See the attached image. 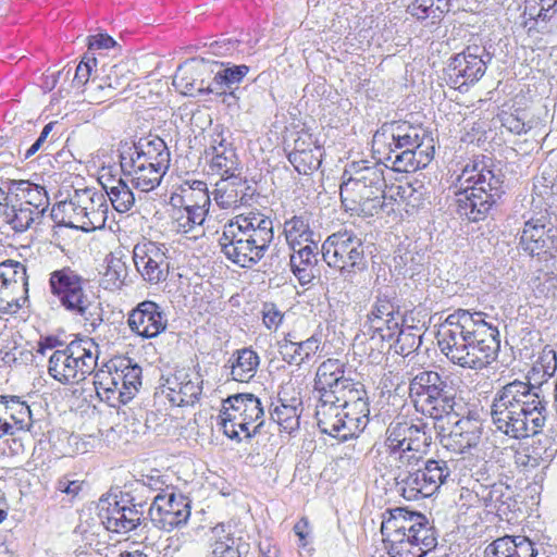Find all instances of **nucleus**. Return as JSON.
Here are the masks:
<instances>
[{
    "label": "nucleus",
    "instance_id": "nucleus-1",
    "mask_svg": "<svg viewBox=\"0 0 557 557\" xmlns=\"http://www.w3.org/2000/svg\"><path fill=\"white\" fill-rule=\"evenodd\" d=\"M485 317L481 311L458 309L441 324L437 344L451 363L479 371L497 359L500 348L499 331L486 322Z\"/></svg>",
    "mask_w": 557,
    "mask_h": 557
},
{
    "label": "nucleus",
    "instance_id": "nucleus-2",
    "mask_svg": "<svg viewBox=\"0 0 557 557\" xmlns=\"http://www.w3.org/2000/svg\"><path fill=\"white\" fill-rule=\"evenodd\" d=\"M548 401L530 382L515 380L495 393L491 419L497 431L513 440H524L543 432L548 419Z\"/></svg>",
    "mask_w": 557,
    "mask_h": 557
},
{
    "label": "nucleus",
    "instance_id": "nucleus-3",
    "mask_svg": "<svg viewBox=\"0 0 557 557\" xmlns=\"http://www.w3.org/2000/svg\"><path fill=\"white\" fill-rule=\"evenodd\" d=\"M505 175L492 159L474 158L457 178V213L470 222L484 221L505 194Z\"/></svg>",
    "mask_w": 557,
    "mask_h": 557
},
{
    "label": "nucleus",
    "instance_id": "nucleus-4",
    "mask_svg": "<svg viewBox=\"0 0 557 557\" xmlns=\"http://www.w3.org/2000/svg\"><path fill=\"white\" fill-rule=\"evenodd\" d=\"M274 238L273 221L260 213L237 215L223 227L221 251L234 264L251 269L268 252Z\"/></svg>",
    "mask_w": 557,
    "mask_h": 557
},
{
    "label": "nucleus",
    "instance_id": "nucleus-5",
    "mask_svg": "<svg viewBox=\"0 0 557 557\" xmlns=\"http://www.w3.org/2000/svg\"><path fill=\"white\" fill-rule=\"evenodd\" d=\"M381 533L391 557H424L437 545V533L429 519L400 507L383 513Z\"/></svg>",
    "mask_w": 557,
    "mask_h": 557
},
{
    "label": "nucleus",
    "instance_id": "nucleus-6",
    "mask_svg": "<svg viewBox=\"0 0 557 557\" xmlns=\"http://www.w3.org/2000/svg\"><path fill=\"white\" fill-rule=\"evenodd\" d=\"M88 280L70 267L50 273L49 287L61 306L69 312L79 315L89 332H95L103 322V308L94 293L88 292Z\"/></svg>",
    "mask_w": 557,
    "mask_h": 557
},
{
    "label": "nucleus",
    "instance_id": "nucleus-7",
    "mask_svg": "<svg viewBox=\"0 0 557 557\" xmlns=\"http://www.w3.org/2000/svg\"><path fill=\"white\" fill-rule=\"evenodd\" d=\"M432 444V430L422 419L395 417L385 430L384 446L396 465L412 466L422 461Z\"/></svg>",
    "mask_w": 557,
    "mask_h": 557
},
{
    "label": "nucleus",
    "instance_id": "nucleus-8",
    "mask_svg": "<svg viewBox=\"0 0 557 557\" xmlns=\"http://www.w3.org/2000/svg\"><path fill=\"white\" fill-rule=\"evenodd\" d=\"M314 392L318 400L337 401L362 411L369 407L364 385L346 375V367L338 359L323 361L315 373Z\"/></svg>",
    "mask_w": 557,
    "mask_h": 557
},
{
    "label": "nucleus",
    "instance_id": "nucleus-9",
    "mask_svg": "<svg viewBox=\"0 0 557 557\" xmlns=\"http://www.w3.org/2000/svg\"><path fill=\"white\" fill-rule=\"evenodd\" d=\"M220 424L224 434L240 442L251 440L262 432L264 425V408L261 399L251 393H238L222 401L219 413Z\"/></svg>",
    "mask_w": 557,
    "mask_h": 557
},
{
    "label": "nucleus",
    "instance_id": "nucleus-10",
    "mask_svg": "<svg viewBox=\"0 0 557 557\" xmlns=\"http://www.w3.org/2000/svg\"><path fill=\"white\" fill-rule=\"evenodd\" d=\"M98 344L90 337H76L49 358L48 373L61 384H74L86 379L97 367Z\"/></svg>",
    "mask_w": 557,
    "mask_h": 557
},
{
    "label": "nucleus",
    "instance_id": "nucleus-11",
    "mask_svg": "<svg viewBox=\"0 0 557 557\" xmlns=\"http://www.w3.org/2000/svg\"><path fill=\"white\" fill-rule=\"evenodd\" d=\"M323 261L351 282L357 273L367 270L366 246L352 230H341L326 237L321 246Z\"/></svg>",
    "mask_w": 557,
    "mask_h": 557
},
{
    "label": "nucleus",
    "instance_id": "nucleus-12",
    "mask_svg": "<svg viewBox=\"0 0 557 557\" xmlns=\"http://www.w3.org/2000/svg\"><path fill=\"white\" fill-rule=\"evenodd\" d=\"M370 408L351 409L337 401H321L315 405V420L319 430L341 442L361 433L369 422Z\"/></svg>",
    "mask_w": 557,
    "mask_h": 557
},
{
    "label": "nucleus",
    "instance_id": "nucleus-13",
    "mask_svg": "<svg viewBox=\"0 0 557 557\" xmlns=\"http://www.w3.org/2000/svg\"><path fill=\"white\" fill-rule=\"evenodd\" d=\"M492 59L493 55L484 47H467L449 59L445 69L447 84L459 91L467 90L484 76Z\"/></svg>",
    "mask_w": 557,
    "mask_h": 557
},
{
    "label": "nucleus",
    "instance_id": "nucleus-14",
    "mask_svg": "<svg viewBox=\"0 0 557 557\" xmlns=\"http://www.w3.org/2000/svg\"><path fill=\"white\" fill-rule=\"evenodd\" d=\"M147 502L137 500L128 494L122 495L120 500L100 499L99 518L110 532L126 534L136 530L145 520Z\"/></svg>",
    "mask_w": 557,
    "mask_h": 557
},
{
    "label": "nucleus",
    "instance_id": "nucleus-15",
    "mask_svg": "<svg viewBox=\"0 0 557 557\" xmlns=\"http://www.w3.org/2000/svg\"><path fill=\"white\" fill-rule=\"evenodd\" d=\"M147 513L156 528L170 532L187 523L190 502L183 494L168 488L153 497L152 503L147 506Z\"/></svg>",
    "mask_w": 557,
    "mask_h": 557
},
{
    "label": "nucleus",
    "instance_id": "nucleus-16",
    "mask_svg": "<svg viewBox=\"0 0 557 557\" xmlns=\"http://www.w3.org/2000/svg\"><path fill=\"white\" fill-rule=\"evenodd\" d=\"M169 249L164 244L143 240L134 246L133 260L137 272L149 284H158L168 278Z\"/></svg>",
    "mask_w": 557,
    "mask_h": 557
},
{
    "label": "nucleus",
    "instance_id": "nucleus-17",
    "mask_svg": "<svg viewBox=\"0 0 557 557\" xmlns=\"http://www.w3.org/2000/svg\"><path fill=\"white\" fill-rule=\"evenodd\" d=\"M386 134H391L392 141L385 149H424L426 145H433V138L426 129L398 121L383 124L373 135V146L379 145Z\"/></svg>",
    "mask_w": 557,
    "mask_h": 557
},
{
    "label": "nucleus",
    "instance_id": "nucleus-18",
    "mask_svg": "<svg viewBox=\"0 0 557 557\" xmlns=\"http://www.w3.org/2000/svg\"><path fill=\"white\" fill-rule=\"evenodd\" d=\"M127 324L137 336L150 339L166 330L168 318L159 304L144 300L128 312Z\"/></svg>",
    "mask_w": 557,
    "mask_h": 557
},
{
    "label": "nucleus",
    "instance_id": "nucleus-19",
    "mask_svg": "<svg viewBox=\"0 0 557 557\" xmlns=\"http://www.w3.org/2000/svg\"><path fill=\"white\" fill-rule=\"evenodd\" d=\"M119 157H134L137 162L160 169L162 172H168L171 161L169 148L160 137L139 139L138 143H121Z\"/></svg>",
    "mask_w": 557,
    "mask_h": 557
},
{
    "label": "nucleus",
    "instance_id": "nucleus-20",
    "mask_svg": "<svg viewBox=\"0 0 557 557\" xmlns=\"http://www.w3.org/2000/svg\"><path fill=\"white\" fill-rule=\"evenodd\" d=\"M2 399L5 400L13 418V426L18 428L17 431H13V437H8L3 442L5 448H2V453L9 456H18L25 451V440L33 425L32 411L26 401L18 396L3 395Z\"/></svg>",
    "mask_w": 557,
    "mask_h": 557
},
{
    "label": "nucleus",
    "instance_id": "nucleus-21",
    "mask_svg": "<svg viewBox=\"0 0 557 557\" xmlns=\"http://www.w3.org/2000/svg\"><path fill=\"white\" fill-rule=\"evenodd\" d=\"M519 244L531 256L552 252L557 249V228L543 219H531L524 223Z\"/></svg>",
    "mask_w": 557,
    "mask_h": 557
},
{
    "label": "nucleus",
    "instance_id": "nucleus-22",
    "mask_svg": "<svg viewBox=\"0 0 557 557\" xmlns=\"http://www.w3.org/2000/svg\"><path fill=\"white\" fill-rule=\"evenodd\" d=\"M482 438V423L475 419L461 418L455 422L449 434L441 438L442 445L456 454L470 453Z\"/></svg>",
    "mask_w": 557,
    "mask_h": 557
},
{
    "label": "nucleus",
    "instance_id": "nucleus-23",
    "mask_svg": "<svg viewBox=\"0 0 557 557\" xmlns=\"http://www.w3.org/2000/svg\"><path fill=\"white\" fill-rule=\"evenodd\" d=\"M399 473L396 478L401 487V495L408 500L430 497L435 493V485L430 482L422 461L412 466L396 465Z\"/></svg>",
    "mask_w": 557,
    "mask_h": 557
},
{
    "label": "nucleus",
    "instance_id": "nucleus-24",
    "mask_svg": "<svg viewBox=\"0 0 557 557\" xmlns=\"http://www.w3.org/2000/svg\"><path fill=\"white\" fill-rule=\"evenodd\" d=\"M385 166L400 173H412L425 168L434 156V146L426 145L424 149H385Z\"/></svg>",
    "mask_w": 557,
    "mask_h": 557
},
{
    "label": "nucleus",
    "instance_id": "nucleus-25",
    "mask_svg": "<svg viewBox=\"0 0 557 557\" xmlns=\"http://www.w3.org/2000/svg\"><path fill=\"white\" fill-rule=\"evenodd\" d=\"M123 175L128 178L132 187L139 193H149L156 189L165 175L160 169L137 162L134 157H119Z\"/></svg>",
    "mask_w": 557,
    "mask_h": 557
},
{
    "label": "nucleus",
    "instance_id": "nucleus-26",
    "mask_svg": "<svg viewBox=\"0 0 557 557\" xmlns=\"http://www.w3.org/2000/svg\"><path fill=\"white\" fill-rule=\"evenodd\" d=\"M302 400L298 395L288 396L285 389L277 394V403H272L269 409L270 418L282 431L292 433L299 429Z\"/></svg>",
    "mask_w": 557,
    "mask_h": 557
},
{
    "label": "nucleus",
    "instance_id": "nucleus-27",
    "mask_svg": "<svg viewBox=\"0 0 557 557\" xmlns=\"http://www.w3.org/2000/svg\"><path fill=\"white\" fill-rule=\"evenodd\" d=\"M88 203L84 189H75L67 200L60 201L53 207L52 216L69 227L89 232L91 225L86 221L83 206Z\"/></svg>",
    "mask_w": 557,
    "mask_h": 557
},
{
    "label": "nucleus",
    "instance_id": "nucleus-28",
    "mask_svg": "<svg viewBox=\"0 0 557 557\" xmlns=\"http://www.w3.org/2000/svg\"><path fill=\"white\" fill-rule=\"evenodd\" d=\"M208 208L198 203H185L174 208L172 213V226L176 233L197 238L203 235L202 224L208 213Z\"/></svg>",
    "mask_w": 557,
    "mask_h": 557
},
{
    "label": "nucleus",
    "instance_id": "nucleus-29",
    "mask_svg": "<svg viewBox=\"0 0 557 557\" xmlns=\"http://www.w3.org/2000/svg\"><path fill=\"white\" fill-rule=\"evenodd\" d=\"M293 253L290 256V269L293 274L297 277L300 285L305 286L310 284L318 273V256L321 253L315 240L299 246L298 249L292 248Z\"/></svg>",
    "mask_w": 557,
    "mask_h": 557
},
{
    "label": "nucleus",
    "instance_id": "nucleus-30",
    "mask_svg": "<svg viewBox=\"0 0 557 557\" xmlns=\"http://www.w3.org/2000/svg\"><path fill=\"white\" fill-rule=\"evenodd\" d=\"M166 383L168 388L176 394L171 400L177 401L180 406L194 405L202 392V379L195 372L177 371L172 379L166 380Z\"/></svg>",
    "mask_w": 557,
    "mask_h": 557
},
{
    "label": "nucleus",
    "instance_id": "nucleus-31",
    "mask_svg": "<svg viewBox=\"0 0 557 557\" xmlns=\"http://www.w3.org/2000/svg\"><path fill=\"white\" fill-rule=\"evenodd\" d=\"M456 388L453 380L446 375L441 386L426 401L421 399L419 411L435 420H440L454 411L456 405Z\"/></svg>",
    "mask_w": 557,
    "mask_h": 557
},
{
    "label": "nucleus",
    "instance_id": "nucleus-32",
    "mask_svg": "<svg viewBox=\"0 0 557 557\" xmlns=\"http://www.w3.org/2000/svg\"><path fill=\"white\" fill-rule=\"evenodd\" d=\"M486 557H535L534 544L523 535H505L485 549Z\"/></svg>",
    "mask_w": 557,
    "mask_h": 557
},
{
    "label": "nucleus",
    "instance_id": "nucleus-33",
    "mask_svg": "<svg viewBox=\"0 0 557 557\" xmlns=\"http://www.w3.org/2000/svg\"><path fill=\"white\" fill-rule=\"evenodd\" d=\"M406 189L401 186L396 187V193L387 196L385 194V188H381V190H375L374 188H368L360 201V208H356L350 210L357 214H363L366 216H373L379 214L380 212L389 213L394 211L392 201L396 199L397 196L404 197Z\"/></svg>",
    "mask_w": 557,
    "mask_h": 557
},
{
    "label": "nucleus",
    "instance_id": "nucleus-34",
    "mask_svg": "<svg viewBox=\"0 0 557 557\" xmlns=\"http://www.w3.org/2000/svg\"><path fill=\"white\" fill-rule=\"evenodd\" d=\"M350 175L368 187L381 190L386 187L384 170L381 163L368 160L352 161L346 165L343 177Z\"/></svg>",
    "mask_w": 557,
    "mask_h": 557
},
{
    "label": "nucleus",
    "instance_id": "nucleus-35",
    "mask_svg": "<svg viewBox=\"0 0 557 557\" xmlns=\"http://www.w3.org/2000/svg\"><path fill=\"white\" fill-rule=\"evenodd\" d=\"M11 189L17 191V196L23 199L21 205L30 207L32 211L41 218L49 207V197L45 187L33 184L28 181H10Z\"/></svg>",
    "mask_w": 557,
    "mask_h": 557
},
{
    "label": "nucleus",
    "instance_id": "nucleus-36",
    "mask_svg": "<svg viewBox=\"0 0 557 557\" xmlns=\"http://www.w3.org/2000/svg\"><path fill=\"white\" fill-rule=\"evenodd\" d=\"M104 175L100 177V184L102 185L107 196L109 197L112 207L120 213L128 212L135 205L136 197L124 178H107L103 181Z\"/></svg>",
    "mask_w": 557,
    "mask_h": 557
},
{
    "label": "nucleus",
    "instance_id": "nucleus-37",
    "mask_svg": "<svg viewBox=\"0 0 557 557\" xmlns=\"http://www.w3.org/2000/svg\"><path fill=\"white\" fill-rule=\"evenodd\" d=\"M446 375L436 371H421L416 374L409 383V395L412 398L417 410L421 406V399L426 401L441 386Z\"/></svg>",
    "mask_w": 557,
    "mask_h": 557
},
{
    "label": "nucleus",
    "instance_id": "nucleus-38",
    "mask_svg": "<svg viewBox=\"0 0 557 557\" xmlns=\"http://www.w3.org/2000/svg\"><path fill=\"white\" fill-rule=\"evenodd\" d=\"M249 66L233 65L219 71L213 81L205 88H199V91H207L210 94L224 95L230 90V95L234 96V86H237L249 72Z\"/></svg>",
    "mask_w": 557,
    "mask_h": 557
},
{
    "label": "nucleus",
    "instance_id": "nucleus-39",
    "mask_svg": "<svg viewBox=\"0 0 557 557\" xmlns=\"http://www.w3.org/2000/svg\"><path fill=\"white\" fill-rule=\"evenodd\" d=\"M228 362L233 380L249 382L257 373L260 358L251 348H243L236 350Z\"/></svg>",
    "mask_w": 557,
    "mask_h": 557
},
{
    "label": "nucleus",
    "instance_id": "nucleus-40",
    "mask_svg": "<svg viewBox=\"0 0 557 557\" xmlns=\"http://www.w3.org/2000/svg\"><path fill=\"white\" fill-rule=\"evenodd\" d=\"M401 322L403 318H394V315L385 319L372 317L367 319L364 327L368 329V333H371L372 342L381 343V348L387 344V349H391Z\"/></svg>",
    "mask_w": 557,
    "mask_h": 557
},
{
    "label": "nucleus",
    "instance_id": "nucleus-41",
    "mask_svg": "<svg viewBox=\"0 0 557 557\" xmlns=\"http://www.w3.org/2000/svg\"><path fill=\"white\" fill-rule=\"evenodd\" d=\"M553 454L542 445H520L515 453V463L524 471H530L550 462Z\"/></svg>",
    "mask_w": 557,
    "mask_h": 557
},
{
    "label": "nucleus",
    "instance_id": "nucleus-42",
    "mask_svg": "<svg viewBox=\"0 0 557 557\" xmlns=\"http://www.w3.org/2000/svg\"><path fill=\"white\" fill-rule=\"evenodd\" d=\"M85 196L87 195L88 205L84 206L86 221L91 225V231L101 228L106 224L108 205L106 197L102 193L94 188H84Z\"/></svg>",
    "mask_w": 557,
    "mask_h": 557
},
{
    "label": "nucleus",
    "instance_id": "nucleus-43",
    "mask_svg": "<svg viewBox=\"0 0 557 557\" xmlns=\"http://www.w3.org/2000/svg\"><path fill=\"white\" fill-rule=\"evenodd\" d=\"M284 235L292 248L302 243L314 240L313 231L310 227L309 218L306 214L293 215L284 222Z\"/></svg>",
    "mask_w": 557,
    "mask_h": 557
},
{
    "label": "nucleus",
    "instance_id": "nucleus-44",
    "mask_svg": "<svg viewBox=\"0 0 557 557\" xmlns=\"http://www.w3.org/2000/svg\"><path fill=\"white\" fill-rule=\"evenodd\" d=\"M242 176L227 175L222 177L215 185L214 200L222 209L238 208L239 188Z\"/></svg>",
    "mask_w": 557,
    "mask_h": 557
},
{
    "label": "nucleus",
    "instance_id": "nucleus-45",
    "mask_svg": "<svg viewBox=\"0 0 557 557\" xmlns=\"http://www.w3.org/2000/svg\"><path fill=\"white\" fill-rule=\"evenodd\" d=\"M115 375L121 379L122 388L126 392V398H134L141 386V368L132 363L131 359L120 361L119 366L113 364Z\"/></svg>",
    "mask_w": 557,
    "mask_h": 557
},
{
    "label": "nucleus",
    "instance_id": "nucleus-46",
    "mask_svg": "<svg viewBox=\"0 0 557 557\" xmlns=\"http://www.w3.org/2000/svg\"><path fill=\"white\" fill-rule=\"evenodd\" d=\"M287 158L295 170L304 175L312 173L321 165V150L318 146H313L311 150L290 151Z\"/></svg>",
    "mask_w": 557,
    "mask_h": 557
},
{
    "label": "nucleus",
    "instance_id": "nucleus-47",
    "mask_svg": "<svg viewBox=\"0 0 557 557\" xmlns=\"http://www.w3.org/2000/svg\"><path fill=\"white\" fill-rule=\"evenodd\" d=\"M368 188V185L358 182L357 178L351 177L350 175L343 177L339 195L345 210L348 211L358 207L360 208L361 198Z\"/></svg>",
    "mask_w": 557,
    "mask_h": 557
},
{
    "label": "nucleus",
    "instance_id": "nucleus-48",
    "mask_svg": "<svg viewBox=\"0 0 557 557\" xmlns=\"http://www.w3.org/2000/svg\"><path fill=\"white\" fill-rule=\"evenodd\" d=\"M211 149L213 153L210 164L211 169L220 173L222 177L237 175L238 162L234 149L223 148L220 150L216 146H212Z\"/></svg>",
    "mask_w": 557,
    "mask_h": 557
},
{
    "label": "nucleus",
    "instance_id": "nucleus-49",
    "mask_svg": "<svg viewBox=\"0 0 557 557\" xmlns=\"http://www.w3.org/2000/svg\"><path fill=\"white\" fill-rule=\"evenodd\" d=\"M394 293L388 289H379L371 310L367 314L368 318H401L398 306L395 305Z\"/></svg>",
    "mask_w": 557,
    "mask_h": 557
},
{
    "label": "nucleus",
    "instance_id": "nucleus-50",
    "mask_svg": "<svg viewBox=\"0 0 557 557\" xmlns=\"http://www.w3.org/2000/svg\"><path fill=\"white\" fill-rule=\"evenodd\" d=\"M422 344V334L419 333V330L413 326H408L407 329L398 327V333L394 342H392V346L395 345V351L397 354L408 356L413 351H417Z\"/></svg>",
    "mask_w": 557,
    "mask_h": 557
},
{
    "label": "nucleus",
    "instance_id": "nucleus-51",
    "mask_svg": "<svg viewBox=\"0 0 557 557\" xmlns=\"http://www.w3.org/2000/svg\"><path fill=\"white\" fill-rule=\"evenodd\" d=\"M8 223L15 232L26 231L37 220V215L32 211L30 207L21 205L18 208L9 206L8 210L2 212Z\"/></svg>",
    "mask_w": 557,
    "mask_h": 557
},
{
    "label": "nucleus",
    "instance_id": "nucleus-52",
    "mask_svg": "<svg viewBox=\"0 0 557 557\" xmlns=\"http://www.w3.org/2000/svg\"><path fill=\"white\" fill-rule=\"evenodd\" d=\"M422 465L426 470L430 482L435 485V493L450 480L451 469L448 461L433 458L424 460L422 457Z\"/></svg>",
    "mask_w": 557,
    "mask_h": 557
},
{
    "label": "nucleus",
    "instance_id": "nucleus-53",
    "mask_svg": "<svg viewBox=\"0 0 557 557\" xmlns=\"http://www.w3.org/2000/svg\"><path fill=\"white\" fill-rule=\"evenodd\" d=\"M502 126L512 134H527L532 126L525 122V113L523 110H515V112H503L499 115Z\"/></svg>",
    "mask_w": 557,
    "mask_h": 557
},
{
    "label": "nucleus",
    "instance_id": "nucleus-54",
    "mask_svg": "<svg viewBox=\"0 0 557 557\" xmlns=\"http://www.w3.org/2000/svg\"><path fill=\"white\" fill-rule=\"evenodd\" d=\"M510 488L503 482L491 484L486 494L483 495L485 506L493 507L494 509L500 510V506L505 505L508 499L511 498Z\"/></svg>",
    "mask_w": 557,
    "mask_h": 557
},
{
    "label": "nucleus",
    "instance_id": "nucleus-55",
    "mask_svg": "<svg viewBox=\"0 0 557 557\" xmlns=\"http://www.w3.org/2000/svg\"><path fill=\"white\" fill-rule=\"evenodd\" d=\"M0 278L28 285L26 267L15 260H5L0 263Z\"/></svg>",
    "mask_w": 557,
    "mask_h": 557
},
{
    "label": "nucleus",
    "instance_id": "nucleus-56",
    "mask_svg": "<svg viewBox=\"0 0 557 557\" xmlns=\"http://www.w3.org/2000/svg\"><path fill=\"white\" fill-rule=\"evenodd\" d=\"M120 83L117 79V75L115 74L114 79H112L111 74L106 76L104 78L97 82L95 78L91 79L89 90L90 97L101 101L102 98H112L114 97L113 91L117 89Z\"/></svg>",
    "mask_w": 557,
    "mask_h": 557
},
{
    "label": "nucleus",
    "instance_id": "nucleus-57",
    "mask_svg": "<svg viewBox=\"0 0 557 557\" xmlns=\"http://www.w3.org/2000/svg\"><path fill=\"white\" fill-rule=\"evenodd\" d=\"M533 370L536 372H542L543 376L552 377L554 376L557 370V354L556 351L549 347L545 346L537 360L533 366Z\"/></svg>",
    "mask_w": 557,
    "mask_h": 557
},
{
    "label": "nucleus",
    "instance_id": "nucleus-58",
    "mask_svg": "<svg viewBox=\"0 0 557 557\" xmlns=\"http://www.w3.org/2000/svg\"><path fill=\"white\" fill-rule=\"evenodd\" d=\"M321 347V336L313 334L307 339H296L298 366L309 361Z\"/></svg>",
    "mask_w": 557,
    "mask_h": 557
},
{
    "label": "nucleus",
    "instance_id": "nucleus-59",
    "mask_svg": "<svg viewBox=\"0 0 557 557\" xmlns=\"http://www.w3.org/2000/svg\"><path fill=\"white\" fill-rule=\"evenodd\" d=\"M126 265L121 260H112L104 272L106 287L120 288L126 277Z\"/></svg>",
    "mask_w": 557,
    "mask_h": 557
},
{
    "label": "nucleus",
    "instance_id": "nucleus-60",
    "mask_svg": "<svg viewBox=\"0 0 557 557\" xmlns=\"http://www.w3.org/2000/svg\"><path fill=\"white\" fill-rule=\"evenodd\" d=\"M96 58L89 53H86L76 66L75 75L72 82L73 86L76 88H82L85 86L89 82L92 69L96 66Z\"/></svg>",
    "mask_w": 557,
    "mask_h": 557
},
{
    "label": "nucleus",
    "instance_id": "nucleus-61",
    "mask_svg": "<svg viewBox=\"0 0 557 557\" xmlns=\"http://www.w3.org/2000/svg\"><path fill=\"white\" fill-rule=\"evenodd\" d=\"M296 339L297 336L294 333L288 332L277 343V345L283 360L288 364L298 366Z\"/></svg>",
    "mask_w": 557,
    "mask_h": 557
},
{
    "label": "nucleus",
    "instance_id": "nucleus-62",
    "mask_svg": "<svg viewBox=\"0 0 557 557\" xmlns=\"http://www.w3.org/2000/svg\"><path fill=\"white\" fill-rule=\"evenodd\" d=\"M83 481L73 479V475L65 474L55 482V491L65 494L70 499L75 498L82 491Z\"/></svg>",
    "mask_w": 557,
    "mask_h": 557
},
{
    "label": "nucleus",
    "instance_id": "nucleus-63",
    "mask_svg": "<svg viewBox=\"0 0 557 557\" xmlns=\"http://www.w3.org/2000/svg\"><path fill=\"white\" fill-rule=\"evenodd\" d=\"M94 385L98 397L102 401H106L110 407L116 408L120 405H125L132 400V398H126V395H124V393H126L125 391L115 392L114 389H104V386L99 384Z\"/></svg>",
    "mask_w": 557,
    "mask_h": 557
},
{
    "label": "nucleus",
    "instance_id": "nucleus-64",
    "mask_svg": "<svg viewBox=\"0 0 557 557\" xmlns=\"http://www.w3.org/2000/svg\"><path fill=\"white\" fill-rule=\"evenodd\" d=\"M284 314L275 304L264 302L262 307V321L268 330H276L283 322Z\"/></svg>",
    "mask_w": 557,
    "mask_h": 557
}]
</instances>
